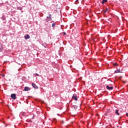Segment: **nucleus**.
I'll use <instances>...</instances> for the list:
<instances>
[{
  "label": "nucleus",
  "mask_w": 128,
  "mask_h": 128,
  "mask_svg": "<svg viewBox=\"0 0 128 128\" xmlns=\"http://www.w3.org/2000/svg\"><path fill=\"white\" fill-rule=\"evenodd\" d=\"M11 98H12V100H16V94H11Z\"/></svg>",
  "instance_id": "2"
},
{
  "label": "nucleus",
  "mask_w": 128,
  "mask_h": 128,
  "mask_svg": "<svg viewBox=\"0 0 128 128\" xmlns=\"http://www.w3.org/2000/svg\"><path fill=\"white\" fill-rule=\"evenodd\" d=\"M24 90L25 92H28V90H30V88H28V86H26L24 88Z\"/></svg>",
  "instance_id": "6"
},
{
  "label": "nucleus",
  "mask_w": 128,
  "mask_h": 128,
  "mask_svg": "<svg viewBox=\"0 0 128 128\" xmlns=\"http://www.w3.org/2000/svg\"><path fill=\"white\" fill-rule=\"evenodd\" d=\"M117 64H114V66H116V65Z\"/></svg>",
  "instance_id": "18"
},
{
  "label": "nucleus",
  "mask_w": 128,
  "mask_h": 128,
  "mask_svg": "<svg viewBox=\"0 0 128 128\" xmlns=\"http://www.w3.org/2000/svg\"><path fill=\"white\" fill-rule=\"evenodd\" d=\"M63 34H64V36H66V33L64 32H63Z\"/></svg>",
  "instance_id": "14"
},
{
  "label": "nucleus",
  "mask_w": 128,
  "mask_h": 128,
  "mask_svg": "<svg viewBox=\"0 0 128 128\" xmlns=\"http://www.w3.org/2000/svg\"><path fill=\"white\" fill-rule=\"evenodd\" d=\"M46 20L47 22H50V20H52V14H49L48 16H47Z\"/></svg>",
  "instance_id": "1"
},
{
  "label": "nucleus",
  "mask_w": 128,
  "mask_h": 128,
  "mask_svg": "<svg viewBox=\"0 0 128 128\" xmlns=\"http://www.w3.org/2000/svg\"><path fill=\"white\" fill-rule=\"evenodd\" d=\"M78 0H76V2H78Z\"/></svg>",
  "instance_id": "19"
},
{
  "label": "nucleus",
  "mask_w": 128,
  "mask_h": 128,
  "mask_svg": "<svg viewBox=\"0 0 128 128\" xmlns=\"http://www.w3.org/2000/svg\"><path fill=\"white\" fill-rule=\"evenodd\" d=\"M35 76H38V74H35Z\"/></svg>",
  "instance_id": "13"
},
{
  "label": "nucleus",
  "mask_w": 128,
  "mask_h": 128,
  "mask_svg": "<svg viewBox=\"0 0 128 128\" xmlns=\"http://www.w3.org/2000/svg\"><path fill=\"white\" fill-rule=\"evenodd\" d=\"M118 72H120V69H118L115 71V74H118Z\"/></svg>",
  "instance_id": "7"
},
{
  "label": "nucleus",
  "mask_w": 128,
  "mask_h": 128,
  "mask_svg": "<svg viewBox=\"0 0 128 128\" xmlns=\"http://www.w3.org/2000/svg\"><path fill=\"white\" fill-rule=\"evenodd\" d=\"M124 84H126V81H122Z\"/></svg>",
  "instance_id": "16"
},
{
  "label": "nucleus",
  "mask_w": 128,
  "mask_h": 128,
  "mask_svg": "<svg viewBox=\"0 0 128 128\" xmlns=\"http://www.w3.org/2000/svg\"><path fill=\"white\" fill-rule=\"evenodd\" d=\"M106 88L107 90H114L113 86L110 87V86H107Z\"/></svg>",
  "instance_id": "3"
},
{
  "label": "nucleus",
  "mask_w": 128,
  "mask_h": 128,
  "mask_svg": "<svg viewBox=\"0 0 128 128\" xmlns=\"http://www.w3.org/2000/svg\"><path fill=\"white\" fill-rule=\"evenodd\" d=\"M110 12V9L106 8V10H105L104 11V12Z\"/></svg>",
  "instance_id": "11"
},
{
  "label": "nucleus",
  "mask_w": 128,
  "mask_h": 128,
  "mask_svg": "<svg viewBox=\"0 0 128 128\" xmlns=\"http://www.w3.org/2000/svg\"><path fill=\"white\" fill-rule=\"evenodd\" d=\"M126 116H128V113L126 114Z\"/></svg>",
  "instance_id": "15"
},
{
  "label": "nucleus",
  "mask_w": 128,
  "mask_h": 128,
  "mask_svg": "<svg viewBox=\"0 0 128 128\" xmlns=\"http://www.w3.org/2000/svg\"><path fill=\"white\" fill-rule=\"evenodd\" d=\"M54 26H56V24H55V23H53V24H52V28H54Z\"/></svg>",
  "instance_id": "12"
},
{
  "label": "nucleus",
  "mask_w": 128,
  "mask_h": 128,
  "mask_svg": "<svg viewBox=\"0 0 128 128\" xmlns=\"http://www.w3.org/2000/svg\"><path fill=\"white\" fill-rule=\"evenodd\" d=\"M72 98H73V100H78V97H76V96H74Z\"/></svg>",
  "instance_id": "9"
},
{
  "label": "nucleus",
  "mask_w": 128,
  "mask_h": 128,
  "mask_svg": "<svg viewBox=\"0 0 128 128\" xmlns=\"http://www.w3.org/2000/svg\"><path fill=\"white\" fill-rule=\"evenodd\" d=\"M106 2H108V0H102V4H104Z\"/></svg>",
  "instance_id": "8"
},
{
  "label": "nucleus",
  "mask_w": 128,
  "mask_h": 128,
  "mask_svg": "<svg viewBox=\"0 0 128 128\" xmlns=\"http://www.w3.org/2000/svg\"><path fill=\"white\" fill-rule=\"evenodd\" d=\"M115 114H117L118 116H120V114L118 113V110H116Z\"/></svg>",
  "instance_id": "10"
},
{
  "label": "nucleus",
  "mask_w": 128,
  "mask_h": 128,
  "mask_svg": "<svg viewBox=\"0 0 128 128\" xmlns=\"http://www.w3.org/2000/svg\"><path fill=\"white\" fill-rule=\"evenodd\" d=\"M30 38V35H28V34L24 36L25 40H28L29 38Z\"/></svg>",
  "instance_id": "5"
},
{
  "label": "nucleus",
  "mask_w": 128,
  "mask_h": 128,
  "mask_svg": "<svg viewBox=\"0 0 128 128\" xmlns=\"http://www.w3.org/2000/svg\"><path fill=\"white\" fill-rule=\"evenodd\" d=\"M2 76H4L2 75Z\"/></svg>",
  "instance_id": "20"
},
{
  "label": "nucleus",
  "mask_w": 128,
  "mask_h": 128,
  "mask_svg": "<svg viewBox=\"0 0 128 128\" xmlns=\"http://www.w3.org/2000/svg\"><path fill=\"white\" fill-rule=\"evenodd\" d=\"M117 64H114V66H116V65Z\"/></svg>",
  "instance_id": "17"
},
{
  "label": "nucleus",
  "mask_w": 128,
  "mask_h": 128,
  "mask_svg": "<svg viewBox=\"0 0 128 128\" xmlns=\"http://www.w3.org/2000/svg\"><path fill=\"white\" fill-rule=\"evenodd\" d=\"M32 86H33V88H36V90H38V86H36V85L34 83L32 84Z\"/></svg>",
  "instance_id": "4"
}]
</instances>
